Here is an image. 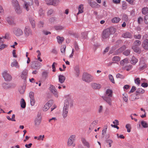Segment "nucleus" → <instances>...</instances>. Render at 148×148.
I'll use <instances>...</instances> for the list:
<instances>
[{
  "mask_svg": "<svg viewBox=\"0 0 148 148\" xmlns=\"http://www.w3.org/2000/svg\"><path fill=\"white\" fill-rule=\"evenodd\" d=\"M59 81L62 84L63 83L65 79V77L62 75H60L58 76Z\"/></svg>",
  "mask_w": 148,
  "mask_h": 148,
  "instance_id": "nucleus-25",
  "label": "nucleus"
},
{
  "mask_svg": "<svg viewBox=\"0 0 148 148\" xmlns=\"http://www.w3.org/2000/svg\"><path fill=\"white\" fill-rule=\"evenodd\" d=\"M50 91L54 95L55 97H58V92L55 87L53 85H51L49 87Z\"/></svg>",
  "mask_w": 148,
  "mask_h": 148,
  "instance_id": "nucleus-10",
  "label": "nucleus"
},
{
  "mask_svg": "<svg viewBox=\"0 0 148 148\" xmlns=\"http://www.w3.org/2000/svg\"><path fill=\"white\" fill-rule=\"evenodd\" d=\"M116 31V29L113 27L105 29L102 32V38H108L110 34L114 33Z\"/></svg>",
  "mask_w": 148,
  "mask_h": 148,
  "instance_id": "nucleus-2",
  "label": "nucleus"
},
{
  "mask_svg": "<svg viewBox=\"0 0 148 148\" xmlns=\"http://www.w3.org/2000/svg\"><path fill=\"white\" fill-rule=\"evenodd\" d=\"M91 85L92 87L94 89H99L101 87V86L100 84H97L95 83H92Z\"/></svg>",
  "mask_w": 148,
  "mask_h": 148,
  "instance_id": "nucleus-21",
  "label": "nucleus"
},
{
  "mask_svg": "<svg viewBox=\"0 0 148 148\" xmlns=\"http://www.w3.org/2000/svg\"><path fill=\"white\" fill-rule=\"evenodd\" d=\"M88 3L93 8H95L98 5L96 2H92L91 0H89L88 1Z\"/></svg>",
  "mask_w": 148,
  "mask_h": 148,
  "instance_id": "nucleus-27",
  "label": "nucleus"
},
{
  "mask_svg": "<svg viewBox=\"0 0 148 148\" xmlns=\"http://www.w3.org/2000/svg\"><path fill=\"white\" fill-rule=\"evenodd\" d=\"M143 21V18L141 17L138 18V23L139 24H140Z\"/></svg>",
  "mask_w": 148,
  "mask_h": 148,
  "instance_id": "nucleus-61",
  "label": "nucleus"
},
{
  "mask_svg": "<svg viewBox=\"0 0 148 148\" xmlns=\"http://www.w3.org/2000/svg\"><path fill=\"white\" fill-rule=\"evenodd\" d=\"M145 92V90L141 88H138L136 91V95H137L138 93L143 94Z\"/></svg>",
  "mask_w": 148,
  "mask_h": 148,
  "instance_id": "nucleus-36",
  "label": "nucleus"
},
{
  "mask_svg": "<svg viewBox=\"0 0 148 148\" xmlns=\"http://www.w3.org/2000/svg\"><path fill=\"white\" fill-rule=\"evenodd\" d=\"M7 47V45L5 44H2L0 46V50H2L3 49L6 47Z\"/></svg>",
  "mask_w": 148,
  "mask_h": 148,
  "instance_id": "nucleus-59",
  "label": "nucleus"
},
{
  "mask_svg": "<svg viewBox=\"0 0 148 148\" xmlns=\"http://www.w3.org/2000/svg\"><path fill=\"white\" fill-rule=\"evenodd\" d=\"M44 137L45 136L44 135H43L42 136L41 135H40L38 137V140H43Z\"/></svg>",
  "mask_w": 148,
  "mask_h": 148,
  "instance_id": "nucleus-55",
  "label": "nucleus"
},
{
  "mask_svg": "<svg viewBox=\"0 0 148 148\" xmlns=\"http://www.w3.org/2000/svg\"><path fill=\"white\" fill-rule=\"evenodd\" d=\"M97 122L96 121H94L90 125L89 129L90 132L92 131L96 127L97 124Z\"/></svg>",
  "mask_w": 148,
  "mask_h": 148,
  "instance_id": "nucleus-15",
  "label": "nucleus"
},
{
  "mask_svg": "<svg viewBox=\"0 0 148 148\" xmlns=\"http://www.w3.org/2000/svg\"><path fill=\"white\" fill-rule=\"evenodd\" d=\"M6 21L9 24H12L14 23L12 19L10 17H7Z\"/></svg>",
  "mask_w": 148,
  "mask_h": 148,
  "instance_id": "nucleus-35",
  "label": "nucleus"
},
{
  "mask_svg": "<svg viewBox=\"0 0 148 148\" xmlns=\"http://www.w3.org/2000/svg\"><path fill=\"white\" fill-rule=\"evenodd\" d=\"M142 13L144 14H148V8L147 7H145L142 9Z\"/></svg>",
  "mask_w": 148,
  "mask_h": 148,
  "instance_id": "nucleus-38",
  "label": "nucleus"
},
{
  "mask_svg": "<svg viewBox=\"0 0 148 148\" xmlns=\"http://www.w3.org/2000/svg\"><path fill=\"white\" fill-rule=\"evenodd\" d=\"M3 76L6 81H10L12 79L11 75L6 71L3 72Z\"/></svg>",
  "mask_w": 148,
  "mask_h": 148,
  "instance_id": "nucleus-7",
  "label": "nucleus"
},
{
  "mask_svg": "<svg viewBox=\"0 0 148 148\" xmlns=\"http://www.w3.org/2000/svg\"><path fill=\"white\" fill-rule=\"evenodd\" d=\"M21 107L22 108H24L26 107V104L23 99H21L20 101Z\"/></svg>",
  "mask_w": 148,
  "mask_h": 148,
  "instance_id": "nucleus-28",
  "label": "nucleus"
},
{
  "mask_svg": "<svg viewBox=\"0 0 148 148\" xmlns=\"http://www.w3.org/2000/svg\"><path fill=\"white\" fill-rule=\"evenodd\" d=\"M141 42L138 40H136L134 42V45L136 46H139L141 45Z\"/></svg>",
  "mask_w": 148,
  "mask_h": 148,
  "instance_id": "nucleus-39",
  "label": "nucleus"
},
{
  "mask_svg": "<svg viewBox=\"0 0 148 148\" xmlns=\"http://www.w3.org/2000/svg\"><path fill=\"white\" fill-rule=\"evenodd\" d=\"M32 33L31 29L28 27H25L24 30V36L26 38H30L32 36Z\"/></svg>",
  "mask_w": 148,
  "mask_h": 148,
  "instance_id": "nucleus-5",
  "label": "nucleus"
},
{
  "mask_svg": "<svg viewBox=\"0 0 148 148\" xmlns=\"http://www.w3.org/2000/svg\"><path fill=\"white\" fill-rule=\"evenodd\" d=\"M111 97L107 96H104L103 97H102L103 100L110 106L112 105V100L110 98Z\"/></svg>",
  "mask_w": 148,
  "mask_h": 148,
  "instance_id": "nucleus-14",
  "label": "nucleus"
},
{
  "mask_svg": "<svg viewBox=\"0 0 148 148\" xmlns=\"http://www.w3.org/2000/svg\"><path fill=\"white\" fill-rule=\"evenodd\" d=\"M75 69L76 73V75L78 76L79 73V69L78 66H76L75 68Z\"/></svg>",
  "mask_w": 148,
  "mask_h": 148,
  "instance_id": "nucleus-53",
  "label": "nucleus"
},
{
  "mask_svg": "<svg viewBox=\"0 0 148 148\" xmlns=\"http://www.w3.org/2000/svg\"><path fill=\"white\" fill-rule=\"evenodd\" d=\"M132 49L134 51L138 54H140L141 52V50L140 48L138 46H133L132 47Z\"/></svg>",
  "mask_w": 148,
  "mask_h": 148,
  "instance_id": "nucleus-18",
  "label": "nucleus"
},
{
  "mask_svg": "<svg viewBox=\"0 0 148 148\" xmlns=\"http://www.w3.org/2000/svg\"><path fill=\"white\" fill-rule=\"evenodd\" d=\"M47 4L48 5H51L52 4V0H45Z\"/></svg>",
  "mask_w": 148,
  "mask_h": 148,
  "instance_id": "nucleus-62",
  "label": "nucleus"
},
{
  "mask_svg": "<svg viewBox=\"0 0 148 148\" xmlns=\"http://www.w3.org/2000/svg\"><path fill=\"white\" fill-rule=\"evenodd\" d=\"M130 50H127L125 51L123 53V54L126 56H128L130 53Z\"/></svg>",
  "mask_w": 148,
  "mask_h": 148,
  "instance_id": "nucleus-48",
  "label": "nucleus"
},
{
  "mask_svg": "<svg viewBox=\"0 0 148 148\" xmlns=\"http://www.w3.org/2000/svg\"><path fill=\"white\" fill-rule=\"evenodd\" d=\"M116 77L117 78H120L121 79H123L124 78V76L122 75L119 73L117 74L116 75Z\"/></svg>",
  "mask_w": 148,
  "mask_h": 148,
  "instance_id": "nucleus-54",
  "label": "nucleus"
},
{
  "mask_svg": "<svg viewBox=\"0 0 148 148\" xmlns=\"http://www.w3.org/2000/svg\"><path fill=\"white\" fill-rule=\"evenodd\" d=\"M53 103L52 101H49L44 106L43 108V110L45 111H47L51 106Z\"/></svg>",
  "mask_w": 148,
  "mask_h": 148,
  "instance_id": "nucleus-11",
  "label": "nucleus"
},
{
  "mask_svg": "<svg viewBox=\"0 0 148 148\" xmlns=\"http://www.w3.org/2000/svg\"><path fill=\"white\" fill-rule=\"evenodd\" d=\"M66 48V46L64 45H63L62 46V48L61 49V52L62 53L65 52Z\"/></svg>",
  "mask_w": 148,
  "mask_h": 148,
  "instance_id": "nucleus-47",
  "label": "nucleus"
},
{
  "mask_svg": "<svg viewBox=\"0 0 148 148\" xmlns=\"http://www.w3.org/2000/svg\"><path fill=\"white\" fill-rule=\"evenodd\" d=\"M39 62L37 61H34L32 65V67L34 69H39L40 67L38 66Z\"/></svg>",
  "mask_w": 148,
  "mask_h": 148,
  "instance_id": "nucleus-17",
  "label": "nucleus"
},
{
  "mask_svg": "<svg viewBox=\"0 0 148 148\" xmlns=\"http://www.w3.org/2000/svg\"><path fill=\"white\" fill-rule=\"evenodd\" d=\"M94 78L93 76L89 74L84 73L83 74L82 79L88 82H90L93 81Z\"/></svg>",
  "mask_w": 148,
  "mask_h": 148,
  "instance_id": "nucleus-3",
  "label": "nucleus"
},
{
  "mask_svg": "<svg viewBox=\"0 0 148 148\" xmlns=\"http://www.w3.org/2000/svg\"><path fill=\"white\" fill-rule=\"evenodd\" d=\"M125 127L127 130V132H130L131 131L130 130L131 129L130 125L129 124H127L126 125Z\"/></svg>",
  "mask_w": 148,
  "mask_h": 148,
  "instance_id": "nucleus-46",
  "label": "nucleus"
},
{
  "mask_svg": "<svg viewBox=\"0 0 148 148\" xmlns=\"http://www.w3.org/2000/svg\"><path fill=\"white\" fill-rule=\"evenodd\" d=\"M138 59L135 57L133 56L131 61V63L133 64H135L138 62Z\"/></svg>",
  "mask_w": 148,
  "mask_h": 148,
  "instance_id": "nucleus-34",
  "label": "nucleus"
},
{
  "mask_svg": "<svg viewBox=\"0 0 148 148\" xmlns=\"http://www.w3.org/2000/svg\"><path fill=\"white\" fill-rule=\"evenodd\" d=\"M144 22L146 24H148V14L146 15L145 16Z\"/></svg>",
  "mask_w": 148,
  "mask_h": 148,
  "instance_id": "nucleus-51",
  "label": "nucleus"
},
{
  "mask_svg": "<svg viewBox=\"0 0 148 148\" xmlns=\"http://www.w3.org/2000/svg\"><path fill=\"white\" fill-rule=\"evenodd\" d=\"M42 32L44 34L46 35L51 34V33L50 32L44 30Z\"/></svg>",
  "mask_w": 148,
  "mask_h": 148,
  "instance_id": "nucleus-64",
  "label": "nucleus"
},
{
  "mask_svg": "<svg viewBox=\"0 0 148 148\" xmlns=\"http://www.w3.org/2000/svg\"><path fill=\"white\" fill-rule=\"evenodd\" d=\"M27 72L28 71L26 69H25L23 71L21 75L22 79H26L27 76Z\"/></svg>",
  "mask_w": 148,
  "mask_h": 148,
  "instance_id": "nucleus-19",
  "label": "nucleus"
},
{
  "mask_svg": "<svg viewBox=\"0 0 148 148\" xmlns=\"http://www.w3.org/2000/svg\"><path fill=\"white\" fill-rule=\"evenodd\" d=\"M141 123L143 127L146 128L147 127L148 124L145 121H142Z\"/></svg>",
  "mask_w": 148,
  "mask_h": 148,
  "instance_id": "nucleus-43",
  "label": "nucleus"
},
{
  "mask_svg": "<svg viewBox=\"0 0 148 148\" xmlns=\"http://www.w3.org/2000/svg\"><path fill=\"white\" fill-rule=\"evenodd\" d=\"M57 39L58 42L59 44H61L64 41V39L63 37H60V36H57Z\"/></svg>",
  "mask_w": 148,
  "mask_h": 148,
  "instance_id": "nucleus-31",
  "label": "nucleus"
},
{
  "mask_svg": "<svg viewBox=\"0 0 148 148\" xmlns=\"http://www.w3.org/2000/svg\"><path fill=\"white\" fill-rule=\"evenodd\" d=\"M11 66L12 67H15L17 68H19L20 67L18 62L16 60H14L13 61V62L11 63Z\"/></svg>",
  "mask_w": 148,
  "mask_h": 148,
  "instance_id": "nucleus-20",
  "label": "nucleus"
},
{
  "mask_svg": "<svg viewBox=\"0 0 148 148\" xmlns=\"http://www.w3.org/2000/svg\"><path fill=\"white\" fill-rule=\"evenodd\" d=\"M122 36L124 38H129L130 39L132 37L131 33L128 32L123 33L122 35Z\"/></svg>",
  "mask_w": 148,
  "mask_h": 148,
  "instance_id": "nucleus-13",
  "label": "nucleus"
},
{
  "mask_svg": "<svg viewBox=\"0 0 148 148\" xmlns=\"http://www.w3.org/2000/svg\"><path fill=\"white\" fill-rule=\"evenodd\" d=\"M108 127V124H106L104 126L102 130V135L105 134H106Z\"/></svg>",
  "mask_w": 148,
  "mask_h": 148,
  "instance_id": "nucleus-37",
  "label": "nucleus"
},
{
  "mask_svg": "<svg viewBox=\"0 0 148 148\" xmlns=\"http://www.w3.org/2000/svg\"><path fill=\"white\" fill-rule=\"evenodd\" d=\"M41 118L40 116H38V117L36 118L35 120V125H39L41 122Z\"/></svg>",
  "mask_w": 148,
  "mask_h": 148,
  "instance_id": "nucleus-24",
  "label": "nucleus"
},
{
  "mask_svg": "<svg viewBox=\"0 0 148 148\" xmlns=\"http://www.w3.org/2000/svg\"><path fill=\"white\" fill-rule=\"evenodd\" d=\"M49 72L47 71H43L42 74V77L43 78L46 79L48 77Z\"/></svg>",
  "mask_w": 148,
  "mask_h": 148,
  "instance_id": "nucleus-30",
  "label": "nucleus"
},
{
  "mask_svg": "<svg viewBox=\"0 0 148 148\" xmlns=\"http://www.w3.org/2000/svg\"><path fill=\"white\" fill-rule=\"evenodd\" d=\"M19 91L20 93L21 94H23L25 91V88L24 86H22L19 88Z\"/></svg>",
  "mask_w": 148,
  "mask_h": 148,
  "instance_id": "nucleus-40",
  "label": "nucleus"
},
{
  "mask_svg": "<svg viewBox=\"0 0 148 148\" xmlns=\"http://www.w3.org/2000/svg\"><path fill=\"white\" fill-rule=\"evenodd\" d=\"M64 27L61 25L56 26L55 27V29L57 30H61L63 29Z\"/></svg>",
  "mask_w": 148,
  "mask_h": 148,
  "instance_id": "nucleus-45",
  "label": "nucleus"
},
{
  "mask_svg": "<svg viewBox=\"0 0 148 148\" xmlns=\"http://www.w3.org/2000/svg\"><path fill=\"white\" fill-rule=\"evenodd\" d=\"M29 21L31 23V24L32 27H35V22L34 20L32 19H29Z\"/></svg>",
  "mask_w": 148,
  "mask_h": 148,
  "instance_id": "nucleus-49",
  "label": "nucleus"
},
{
  "mask_svg": "<svg viewBox=\"0 0 148 148\" xmlns=\"http://www.w3.org/2000/svg\"><path fill=\"white\" fill-rule=\"evenodd\" d=\"M16 12L18 14H20L22 12V10L21 9L20 5L14 8Z\"/></svg>",
  "mask_w": 148,
  "mask_h": 148,
  "instance_id": "nucleus-32",
  "label": "nucleus"
},
{
  "mask_svg": "<svg viewBox=\"0 0 148 148\" xmlns=\"http://www.w3.org/2000/svg\"><path fill=\"white\" fill-rule=\"evenodd\" d=\"M128 62L129 61L128 59L127 58H125L121 60L120 62V64L121 65L123 66L128 63Z\"/></svg>",
  "mask_w": 148,
  "mask_h": 148,
  "instance_id": "nucleus-26",
  "label": "nucleus"
},
{
  "mask_svg": "<svg viewBox=\"0 0 148 148\" xmlns=\"http://www.w3.org/2000/svg\"><path fill=\"white\" fill-rule=\"evenodd\" d=\"M53 12V10L52 9L49 10L47 12V14L48 15H50L52 14Z\"/></svg>",
  "mask_w": 148,
  "mask_h": 148,
  "instance_id": "nucleus-63",
  "label": "nucleus"
},
{
  "mask_svg": "<svg viewBox=\"0 0 148 148\" xmlns=\"http://www.w3.org/2000/svg\"><path fill=\"white\" fill-rule=\"evenodd\" d=\"M139 70L141 71L147 67V65L144 59L143 58H141L139 64Z\"/></svg>",
  "mask_w": 148,
  "mask_h": 148,
  "instance_id": "nucleus-6",
  "label": "nucleus"
},
{
  "mask_svg": "<svg viewBox=\"0 0 148 148\" xmlns=\"http://www.w3.org/2000/svg\"><path fill=\"white\" fill-rule=\"evenodd\" d=\"M123 20H124L125 21H127L128 19V17L125 14H123L122 18Z\"/></svg>",
  "mask_w": 148,
  "mask_h": 148,
  "instance_id": "nucleus-58",
  "label": "nucleus"
},
{
  "mask_svg": "<svg viewBox=\"0 0 148 148\" xmlns=\"http://www.w3.org/2000/svg\"><path fill=\"white\" fill-rule=\"evenodd\" d=\"M34 93L32 92H30L29 93V97L30 99L31 104L32 106L34 105L35 100L34 98Z\"/></svg>",
  "mask_w": 148,
  "mask_h": 148,
  "instance_id": "nucleus-12",
  "label": "nucleus"
},
{
  "mask_svg": "<svg viewBox=\"0 0 148 148\" xmlns=\"http://www.w3.org/2000/svg\"><path fill=\"white\" fill-rule=\"evenodd\" d=\"M83 5L81 4L79 5L78 8V12L77 13V15H78L82 13L84 11Z\"/></svg>",
  "mask_w": 148,
  "mask_h": 148,
  "instance_id": "nucleus-23",
  "label": "nucleus"
},
{
  "mask_svg": "<svg viewBox=\"0 0 148 148\" xmlns=\"http://www.w3.org/2000/svg\"><path fill=\"white\" fill-rule=\"evenodd\" d=\"M33 0L29 1V2H25L24 3L23 7L25 10L28 11L30 9L31 6L33 5Z\"/></svg>",
  "mask_w": 148,
  "mask_h": 148,
  "instance_id": "nucleus-4",
  "label": "nucleus"
},
{
  "mask_svg": "<svg viewBox=\"0 0 148 148\" xmlns=\"http://www.w3.org/2000/svg\"><path fill=\"white\" fill-rule=\"evenodd\" d=\"M73 104V101L71 99L69 98L65 101L62 114V115L64 118H65L67 116L69 106L72 107Z\"/></svg>",
  "mask_w": 148,
  "mask_h": 148,
  "instance_id": "nucleus-1",
  "label": "nucleus"
},
{
  "mask_svg": "<svg viewBox=\"0 0 148 148\" xmlns=\"http://www.w3.org/2000/svg\"><path fill=\"white\" fill-rule=\"evenodd\" d=\"M120 58L119 56H115L112 58V60L114 61H119L120 60Z\"/></svg>",
  "mask_w": 148,
  "mask_h": 148,
  "instance_id": "nucleus-44",
  "label": "nucleus"
},
{
  "mask_svg": "<svg viewBox=\"0 0 148 148\" xmlns=\"http://www.w3.org/2000/svg\"><path fill=\"white\" fill-rule=\"evenodd\" d=\"M141 36L140 34H138L137 35H134V37L136 39H140L141 38Z\"/></svg>",
  "mask_w": 148,
  "mask_h": 148,
  "instance_id": "nucleus-60",
  "label": "nucleus"
},
{
  "mask_svg": "<svg viewBox=\"0 0 148 148\" xmlns=\"http://www.w3.org/2000/svg\"><path fill=\"white\" fill-rule=\"evenodd\" d=\"M120 20L121 19L119 17H115L112 19V21L113 23H118Z\"/></svg>",
  "mask_w": 148,
  "mask_h": 148,
  "instance_id": "nucleus-33",
  "label": "nucleus"
},
{
  "mask_svg": "<svg viewBox=\"0 0 148 148\" xmlns=\"http://www.w3.org/2000/svg\"><path fill=\"white\" fill-rule=\"evenodd\" d=\"M12 4L14 8L20 5L17 0H13L12 1Z\"/></svg>",
  "mask_w": 148,
  "mask_h": 148,
  "instance_id": "nucleus-29",
  "label": "nucleus"
},
{
  "mask_svg": "<svg viewBox=\"0 0 148 148\" xmlns=\"http://www.w3.org/2000/svg\"><path fill=\"white\" fill-rule=\"evenodd\" d=\"M126 47L125 46H123L122 47L120 48L119 49L118 51L119 53L122 52L124 50L126 49Z\"/></svg>",
  "mask_w": 148,
  "mask_h": 148,
  "instance_id": "nucleus-50",
  "label": "nucleus"
},
{
  "mask_svg": "<svg viewBox=\"0 0 148 148\" xmlns=\"http://www.w3.org/2000/svg\"><path fill=\"white\" fill-rule=\"evenodd\" d=\"M82 142L83 145L87 148H90V144L84 138L82 139Z\"/></svg>",
  "mask_w": 148,
  "mask_h": 148,
  "instance_id": "nucleus-16",
  "label": "nucleus"
},
{
  "mask_svg": "<svg viewBox=\"0 0 148 148\" xmlns=\"http://www.w3.org/2000/svg\"><path fill=\"white\" fill-rule=\"evenodd\" d=\"M57 64L56 62H54L53 63V64L52 65V69H53L52 71L53 72H54L56 71V68H55V65H57Z\"/></svg>",
  "mask_w": 148,
  "mask_h": 148,
  "instance_id": "nucleus-52",
  "label": "nucleus"
},
{
  "mask_svg": "<svg viewBox=\"0 0 148 148\" xmlns=\"http://www.w3.org/2000/svg\"><path fill=\"white\" fill-rule=\"evenodd\" d=\"M14 34L17 36H19L22 35L23 32L22 30L19 28H15L13 30Z\"/></svg>",
  "mask_w": 148,
  "mask_h": 148,
  "instance_id": "nucleus-9",
  "label": "nucleus"
},
{
  "mask_svg": "<svg viewBox=\"0 0 148 148\" xmlns=\"http://www.w3.org/2000/svg\"><path fill=\"white\" fill-rule=\"evenodd\" d=\"M112 91L110 89H107L106 90L105 96H107L108 97H112Z\"/></svg>",
  "mask_w": 148,
  "mask_h": 148,
  "instance_id": "nucleus-22",
  "label": "nucleus"
},
{
  "mask_svg": "<svg viewBox=\"0 0 148 148\" xmlns=\"http://www.w3.org/2000/svg\"><path fill=\"white\" fill-rule=\"evenodd\" d=\"M135 82L137 85H139L140 83V79L139 78H137L136 79H135Z\"/></svg>",
  "mask_w": 148,
  "mask_h": 148,
  "instance_id": "nucleus-56",
  "label": "nucleus"
},
{
  "mask_svg": "<svg viewBox=\"0 0 148 148\" xmlns=\"http://www.w3.org/2000/svg\"><path fill=\"white\" fill-rule=\"evenodd\" d=\"M75 139V136L72 135L69 138L67 142V145L71 146L73 145V147L75 146V144L73 143Z\"/></svg>",
  "mask_w": 148,
  "mask_h": 148,
  "instance_id": "nucleus-8",
  "label": "nucleus"
},
{
  "mask_svg": "<svg viewBox=\"0 0 148 148\" xmlns=\"http://www.w3.org/2000/svg\"><path fill=\"white\" fill-rule=\"evenodd\" d=\"M59 3V0H52V4L51 5H53L54 6L57 5Z\"/></svg>",
  "mask_w": 148,
  "mask_h": 148,
  "instance_id": "nucleus-41",
  "label": "nucleus"
},
{
  "mask_svg": "<svg viewBox=\"0 0 148 148\" xmlns=\"http://www.w3.org/2000/svg\"><path fill=\"white\" fill-rule=\"evenodd\" d=\"M143 43L144 45V47L145 49L146 48L147 46H148V39H145L143 41Z\"/></svg>",
  "mask_w": 148,
  "mask_h": 148,
  "instance_id": "nucleus-42",
  "label": "nucleus"
},
{
  "mask_svg": "<svg viewBox=\"0 0 148 148\" xmlns=\"http://www.w3.org/2000/svg\"><path fill=\"white\" fill-rule=\"evenodd\" d=\"M109 79L113 83H114V79L113 78V76L112 75H109Z\"/></svg>",
  "mask_w": 148,
  "mask_h": 148,
  "instance_id": "nucleus-57",
  "label": "nucleus"
}]
</instances>
